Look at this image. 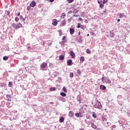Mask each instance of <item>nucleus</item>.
<instances>
[{
    "label": "nucleus",
    "mask_w": 130,
    "mask_h": 130,
    "mask_svg": "<svg viewBox=\"0 0 130 130\" xmlns=\"http://www.w3.org/2000/svg\"><path fill=\"white\" fill-rule=\"evenodd\" d=\"M92 105L94 108H98V109H101L102 108V105L101 103L98 100H96L92 103Z\"/></svg>",
    "instance_id": "obj_1"
},
{
    "label": "nucleus",
    "mask_w": 130,
    "mask_h": 130,
    "mask_svg": "<svg viewBox=\"0 0 130 130\" xmlns=\"http://www.w3.org/2000/svg\"><path fill=\"white\" fill-rule=\"evenodd\" d=\"M12 26L13 28H14V29H19V28L22 27V24L20 23H18L17 24L13 23L12 24Z\"/></svg>",
    "instance_id": "obj_2"
},
{
    "label": "nucleus",
    "mask_w": 130,
    "mask_h": 130,
    "mask_svg": "<svg viewBox=\"0 0 130 130\" xmlns=\"http://www.w3.org/2000/svg\"><path fill=\"white\" fill-rule=\"evenodd\" d=\"M33 9V1L31 2L29 6L27 7V10L30 11V10H32Z\"/></svg>",
    "instance_id": "obj_3"
},
{
    "label": "nucleus",
    "mask_w": 130,
    "mask_h": 130,
    "mask_svg": "<svg viewBox=\"0 0 130 130\" xmlns=\"http://www.w3.org/2000/svg\"><path fill=\"white\" fill-rule=\"evenodd\" d=\"M46 67H47V63L43 62V63L41 64V69H45V68H46Z\"/></svg>",
    "instance_id": "obj_4"
},
{
    "label": "nucleus",
    "mask_w": 130,
    "mask_h": 130,
    "mask_svg": "<svg viewBox=\"0 0 130 130\" xmlns=\"http://www.w3.org/2000/svg\"><path fill=\"white\" fill-rule=\"evenodd\" d=\"M52 25L53 26H56L57 25V20L53 19V20H52Z\"/></svg>",
    "instance_id": "obj_5"
},
{
    "label": "nucleus",
    "mask_w": 130,
    "mask_h": 130,
    "mask_svg": "<svg viewBox=\"0 0 130 130\" xmlns=\"http://www.w3.org/2000/svg\"><path fill=\"white\" fill-rule=\"evenodd\" d=\"M66 24L67 22L66 21V20H63L61 22L60 26H61V27H63V26H66Z\"/></svg>",
    "instance_id": "obj_6"
},
{
    "label": "nucleus",
    "mask_w": 130,
    "mask_h": 130,
    "mask_svg": "<svg viewBox=\"0 0 130 130\" xmlns=\"http://www.w3.org/2000/svg\"><path fill=\"white\" fill-rule=\"evenodd\" d=\"M70 55L73 58H75V57H76V54L73 51H70Z\"/></svg>",
    "instance_id": "obj_7"
},
{
    "label": "nucleus",
    "mask_w": 130,
    "mask_h": 130,
    "mask_svg": "<svg viewBox=\"0 0 130 130\" xmlns=\"http://www.w3.org/2000/svg\"><path fill=\"white\" fill-rule=\"evenodd\" d=\"M68 66H71L73 64V60L72 59H69L67 61Z\"/></svg>",
    "instance_id": "obj_8"
},
{
    "label": "nucleus",
    "mask_w": 130,
    "mask_h": 130,
    "mask_svg": "<svg viewBox=\"0 0 130 130\" xmlns=\"http://www.w3.org/2000/svg\"><path fill=\"white\" fill-rule=\"evenodd\" d=\"M118 18H121L122 19L125 17L124 14L123 13H120L117 15Z\"/></svg>",
    "instance_id": "obj_9"
},
{
    "label": "nucleus",
    "mask_w": 130,
    "mask_h": 130,
    "mask_svg": "<svg viewBox=\"0 0 130 130\" xmlns=\"http://www.w3.org/2000/svg\"><path fill=\"white\" fill-rule=\"evenodd\" d=\"M70 32L71 35H73V34H74V33H75V29L70 28Z\"/></svg>",
    "instance_id": "obj_10"
},
{
    "label": "nucleus",
    "mask_w": 130,
    "mask_h": 130,
    "mask_svg": "<svg viewBox=\"0 0 130 130\" xmlns=\"http://www.w3.org/2000/svg\"><path fill=\"white\" fill-rule=\"evenodd\" d=\"M74 112L72 111H70L69 113V116H70V117H73V116H74Z\"/></svg>",
    "instance_id": "obj_11"
},
{
    "label": "nucleus",
    "mask_w": 130,
    "mask_h": 130,
    "mask_svg": "<svg viewBox=\"0 0 130 130\" xmlns=\"http://www.w3.org/2000/svg\"><path fill=\"white\" fill-rule=\"evenodd\" d=\"M80 61L81 62H84V61H85V57H84V56H81L80 58Z\"/></svg>",
    "instance_id": "obj_12"
},
{
    "label": "nucleus",
    "mask_w": 130,
    "mask_h": 130,
    "mask_svg": "<svg viewBox=\"0 0 130 130\" xmlns=\"http://www.w3.org/2000/svg\"><path fill=\"white\" fill-rule=\"evenodd\" d=\"M91 126L92 128H93V129H96V128H97V126H96L95 124H94V123H92L91 124Z\"/></svg>",
    "instance_id": "obj_13"
},
{
    "label": "nucleus",
    "mask_w": 130,
    "mask_h": 130,
    "mask_svg": "<svg viewBox=\"0 0 130 130\" xmlns=\"http://www.w3.org/2000/svg\"><path fill=\"white\" fill-rule=\"evenodd\" d=\"M100 89L102 90H105L106 89V87L104 85H101L100 86Z\"/></svg>",
    "instance_id": "obj_14"
},
{
    "label": "nucleus",
    "mask_w": 130,
    "mask_h": 130,
    "mask_svg": "<svg viewBox=\"0 0 130 130\" xmlns=\"http://www.w3.org/2000/svg\"><path fill=\"white\" fill-rule=\"evenodd\" d=\"M59 59L60 60H63V59H64V56L63 55H61L59 57Z\"/></svg>",
    "instance_id": "obj_15"
},
{
    "label": "nucleus",
    "mask_w": 130,
    "mask_h": 130,
    "mask_svg": "<svg viewBox=\"0 0 130 130\" xmlns=\"http://www.w3.org/2000/svg\"><path fill=\"white\" fill-rule=\"evenodd\" d=\"M77 76H80L81 75V74H82L81 70H80L79 69L77 70Z\"/></svg>",
    "instance_id": "obj_16"
},
{
    "label": "nucleus",
    "mask_w": 130,
    "mask_h": 130,
    "mask_svg": "<svg viewBox=\"0 0 130 130\" xmlns=\"http://www.w3.org/2000/svg\"><path fill=\"white\" fill-rule=\"evenodd\" d=\"M92 117L93 118H96V117H97V115H96V113H95L94 112H92Z\"/></svg>",
    "instance_id": "obj_17"
},
{
    "label": "nucleus",
    "mask_w": 130,
    "mask_h": 130,
    "mask_svg": "<svg viewBox=\"0 0 130 130\" xmlns=\"http://www.w3.org/2000/svg\"><path fill=\"white\" fill-rule=\"evenodd\" d=\"M63 121H64V118L63 117H61L59 119V122L61 123V122H63Z\"/></svg>",
    "instance_id": "obj_18"
},
{
    "label": "nucleus",
    "mask_w": 130,
    "mask_h": 130,
    "mask_svg": "<svg viewBox=\"0 0 130 130\" xmlns=\"http://www.w3.org/2000/svg\"><path fill=\"white\" fill-rule=\"evenodd\" d=\"M104 5H105V4H104L103 2V3H101L100 4V8H101V9H103L104 7Z\"/></svg>",
    "instance_id": "obj_19"
},
{
    "label": "nucleus",
    "mask_w": 130,
    "mask_h": 130,
    "mask_svg": "<svg viewBox=\"0 0 130 130\" xmlns=\"http://www.w3.org/2000/svg\"><path fill=\"white\" fill-rule=\"evenodd\" d=\"M7 101H11V96L9 94L7 95Z\"/></svg>",
    "instance_id": "obj_20"
},
{
    "label": "nucleus",
    "mask_w": 130,
    "mask_h": 130,
    "mask_svg": "<svg viewBox=\"0 0 130 130\" xmlns=\"http://www.w3.org/2000/svg\"><path fill=\"white\" fill-rule=\"evenodd\" d=\"M60 95L62 96V97H66V96H67V94L64 92H61Z\"/></svg>",
    "instance_id": "obj_21"
},
{
    "label": "nucleus",
    "mask_w": 130,
    "mask_h": 130,
    "mask_svg": "<svg viewBox=\"0 0 130 130\" xmlns=\"http://www.w3.org/2000/svg\"><path fill=\"white\" fill-rule=\"evenodd\" d=\"M60 100L61 101H62V102H66V99L62 98V97H60Z\"/></svg>",
    "instance_id": "obj_22"
},
{
    "label": "nucleus",
    "mask_w": 130,
    "mask_h": 130,
    "mask_svg": "<svg viewBox=\"0 0 130 130\" xmlns=\"http://www.w3.org/2000/svg\"><path fill=\"white\" fill-rule=\"evenodd\" d=\"M50 91H55L56 90V88L55 87H51L50 88Z\"/></svg>",
    "instance_id": "obj_23"
},
{
    "label": "nucleus",
    "mask_w": 130,
    "mask_h": 130,
    "mask_svg": "<svg viewBox=\"0 0 130 130\" xmlns=\"http://www.w3.org/2000/svg\"><path fill=\"white\" fill-rule=\"evenodd\" d=\"M63 91L65 92V93H68V90H67V88L65 87H63Z\"/></svg>",
    "instance_id": "obj_24"
},
{
    "label": "nucleus",
    "mask_w": 130,
    "mask_h": 130,
    "mask_svg": "<svg viewBox=\"0 0 130 130\" xmlns=\"http://www.w3.org/2000/svg\"><path fill=\"white\" fill-rule=\"evenodd\" d=\"M81 113H84V111H83V108H82L80 109L79 114H81Z\"/></svg>",
    "instance_id": "obj_25"
},
{
    "label": "nucleus",
    "mask_w": 130,
    "mask_h": 130,
    "mask_svg": "<svg viewBox=\"0 0 130 130\" xmlns=\"http://www.w3.org/2000/svg\"><path fill=\"white\" fill-rule=\"evenodd\" d=\"M80 28H81V29H83L84 30V29L86 28V26H85V25H82L81 24V25H80Z\"/></svg>",
    "instance_id": "obj_26"
},
{
    "label": "nucleus",
    "mask_w": 130,
    "mask_h": 130,
    "mask_svg": "<svg viewBox=\"0 0 130 130\" xmlns=\"http://www.w3.org/2000/svg\"><path fill=\"white\" fill-rule=\"evenodd\" d=\"M8 56H5L3 57L4 60H8Z\"/></svg>",
    "instance_id": "obj_27"
},
{
    "label": "nucleus",
    "mask_w": 130,
    "mask_h": 130,
    "mask_svg": "<svg viewBox=\"0 0 130 130\" xmlns=\"http://www.w3.org/2000/svg\"><path fill=\"white\" fill-rule=\"evenodd\" d=\"M70 78H74V73H71L70 74Z\"/></svg>",
    "instance_id": "obj_28"
},
{
    "label": "nucleus",
    "mask_w": 130,
    "mask_h": 130,
    "mask_svg": "<svg viewBox=\"0 0 130 130\" xmlns=\"http://www.w3.org/2000/svg\"><path fill=\"white\" fill-rule=\"evenodd\" d=\"M107 83L108 84H111V81H110V80L107 79Z\"/></svg>",
    "instance_id": "obj_29"
},
{
    "label": "nucleus",
    "mask_w": 130,
    "mask_h": 130,
    "mask_svg": "<svg viewBox=\"0 0 130 130\" xmlns=\"http://www.w3.org/2000/svg\"><path fill=\"white\" fill-rule=\"evenodd\" d=\"M15 22H19V18H18V17H15Z\"/></svg>",
    "instance_id": "obj_30"
},
{
    "label": "nucleus",
    "mask_w": 130,
    "mask_h": 130,
    "mask_svg": "<svg viewBox=\"0 0 130 130\" xmlns=\"http://www.w3.org/2000/svg\"><path fill=\"white\" fill-rule=\"evenodd\" d=\"M13 86V83L11 82H9V87H12Z\"/></svg>",
    "instance_id": "obj_31"
},
{
    "label": "nucleus",
    "mask_w": 130,
    "mask_h": 130,
    "mask_svg": "<svg viewBox=\"0 0 130 130\" xmlns=\"http://www.w3.org/2000/svg\"><path fill=\"white\" fill-rule=\"evenodd\" d=\"M86 53H87L88 54H90V53H91V51H90V50H89V49H87V50H86Z\"/></svg>",
    "instance_id": "obj_32"
},
{
    "label": "nucleus",
    "mask_w": 130,
    "mask_h": 130,
    "mask_svg": "<svg viewBox=\"0 0 130 130\" xmlns=\"http://www.w3.org/2000/svg\"><path fill=\"white\" fill-rule=\"evenodd\" d=\"M103 2L104 4H107V3H108V0H103Z\"/></svg>",
    "instance_id": "obj_33"
},
{
    "label": "nucleus",
    "mask_w": 130,
    "mask_h": 130,
    "mask_svg": "<svg viewBox=\"0 0 130 130\" xmlns=\"http://www.w3.org/2000/svg\"><path fill=\"white\" fill-rule=\"evenodd\" d=\"M76 117H80V114L77 113L76 114H75Z\"/></svg>",
    "instance_id": "obj_34"
},
{
    "label": "nucleus",
    "mask_w": 130,
    "mask_h": 130,
    "mask_svg": "<svg viewBox=\"0 0 130 130\" xmlns=\"http://www.w3.org/2000/svg\"><path fill=\"white\" fill-rule=\"evenodd\" d=\"M77 25H78V26H77V28H80L81 27V24L78 23Z\"/></svg>",
    "instance_id": "obj_35"
},
{
    "label": "nucleus",
    "mask_w": 130,
    "mask_h": 130,
    "mask_svg": "<svg viewBox=\"0 0 130 130\" xmlns=\"http://www.w3.org/2000/svg\"><path fill=\"white\" fill-rule=\"evenodd\" d=\"M74 0H68L69 4H71V3H73V2H74Z\"/></svg>",
    "instance_id": "obj_36"
},
{
    "label": "nucleus",
    "mask_w": 130,
    "mask_h": 130,
    "mask_svg": "<svg viewBox=\"0 0 130 130\" xmlns=\"http://www.w3.org/2000/svg\"><path fill=\"white\" fill-rule=\"evenodd\" d=\"M98 4H101L102 3V0H98Z\"/></svg>",
    "instance_id": "obj_37"
},
{
    "label": "nucleus",
    "mask_w": 130,
    "mask_h": 130,
    "mask_svg": "<svg viewBox=\"0 0 130 130\" xmlns=\"http://www.w3.org/2000/svg\"><path fill=\"white\" fill-rule=\"evenodd\" d=\"M68 21V23H71L72 22V18H69Z\"/></svg>",
    "instance_id": "obj_38"
},
{
    "label": "nucleus",
    "mask_w": 130,
    "mask_h": 130,
    "mask_svg": "<svg viewBox=\"0 0 130 130\" xmlns=\"http://www.w3.org/2000/svg\"><path fill=\"white\" fill-rule=\"evenodd\" d=\"M36 6V2H33V7H35Z\"/></svg>",
    "instance_id": "obj_39"
},
{
    "label": "nucleus",
    "mask_w": 130,
    "mask_h": 130,
    "mask_svg": "<svg viewBox=\"0 0 130 130\" xmlns=\"http://www.w3.org/2000/svg\"><path fill=\"white\" fill-rule=\"evenodd\" d=\"M115 127H116V126H115V125H112V128H115Z\"/></svg>",
    "instance_id": "obj_40"
},
{
    "label": "nucleus",
    "mask_w": 130,
    "mask_h": 130,
    "mask_svg": "<svg viewBox=\"0 0 130 130\" xmlns=\"http://www.w3.org/2000/svg\"><path fill=\"white\" fill-rule=\"evenodd\" d=\"M62 40H66V36L63 37Z\"/></svg>",
    "instance_id": "obj_41"
},
{
    "label": "nucleus",
    "mask_w": 130,
    "mask_h": 130,
    "mask_svg": "<svg viewBox=\"0 0 130 130\" xmlns=\"http://www.w3.org/2000/svg\"><path fill=\"white\" fill-rule=\"evenodd\" d=\"M78 20H79V21H83V19H82L81 18H79L78 19Z\"/></svg>",
    "instance_id": "obj_42"
},
{
    "label": "nucleus",
    "mask_w": 130,
    "mask_h": 130,
    "mask_svg": "<svg viewBox=\"0 0 130 130\" xmlns=\"http://www.w3.org/2000/svg\"><path fill=\"white\" fill-rule=\"evenodd\" d=\"M17 16L18 17H19V16H20V12H19V13H17Z\"/></svg>",
    "instance_id": "obj_43"
},
{
    "label": "nucleus",
    "mask_w": 130,
    "mask_h": 130,
    "mask_svg": "<svg viewBox=\"0 0 130 130\" xmlns=\"http://www.w3.org/2000/svg\"><path fill=\"white\" fill-rule=\"evenodd\" d=\"M1 87H4V84L3 83L0 84Z\"/></svg>",
    "instance_id": "obj_44"
},
{
    "label": "nucleus",
    "mask_w": 130,
    "mask_h": 130,
    "mask_svg": "<svg viewBox=\"0 0 130 130\" xmlns=\"http://www.w3.org/2000/svg\"><path fill=\"white\" fill-rule=\"evenodd\" d=\"M50 3H53L54 2V0H50Z\"/></svg>",
    "instance_id": "obj_45"
},
{
    "label": "nucleus",
    "mask_w": 130,
    "mask_h": 130,
    "mask_svg": "<svg viewBox=\"0 0 130 130\" xmlns=\"http://www.w3.org/2000/svg\"><path fill=\"white\" fill-rule=\"evenodd\" d=\"M84 22H85V23H88V20H85V21H84Z\"/></svg>",
    "instance_id": "obj_46"
},
{
    "label": "nucleus",
    "mask_w": 130,
    "mask_h": 130,
    "mask_svg": "<svg viewBox=\"0 0 130 130\" xmlns=\"http://www.w3.org/2000/svg\"><path fill=\"white\" fill-rule=\"evenodd\" d=\"M104 80V77H102V82H103Z\"/></svg>",
    "instance_id": "obj_47"
},
{
    "label": "nucleus",
    "mask_w": 130,
    "mask_h": 130,
    "mask_svg": "<svg viewBox=\"0 0 130 130\" xmlns=\"http://www.w3.org/2000/svg\"><path fill=\"white\" fill-rule=\"evenodd\" d=\"M117 22H120V19H118L117 20Z\"/></svg>",
    "instance_id": "obj_48"
},
{
    "label": "nucleus",
    "mask_w": 130,
    "mask_h": 130,
    "mask_svg": "<svg viewBox=\"0 0 130 130\" xmlns=\"http://www.w3.org/2000/svg\"><path fill=\"white\" fill-rule=\"evenodd\" d=\"M87 36H90V35H89V34H88L87 35Z\"/></svg>",
    "instance_id": "obj_49"
},
{
    "label": "nucleus",
    "mask_w": 130,
    "mask_h": 130,
    "mask_svg": "<svg viewBox=\"0 0 130 130\" xmlns=\"http://www.w3.org/2000/svg\"><path fill=\"white\" fill-rule=\"evenodd\" d=\"M22 20H23V21H24V20H25V19L23 18V19H22Z\"/></svg>",
    "instance_id": "obj_50"
},
{
    "label": "nucleus",
    "mask_w": 130,
    "mask_h": 130,
    "mask_svg": "<svg viewBox=\"0 0 130 130\" xmlns=\"http://www.w3.org/2000/svg\"><path fill=\"white\" fill-rule=\"evenodd\" d=\"M49 45H51V43H50V44H49Z\"/></svg>",
    "instance_id": "obj_51"
},
{
    "label": "nucleus",
    "mask_w": 130,
    "mask_h": 130,
    "mask_svg": "<svg viewBox=\"0 0 130 130\" xmlns=\"http://www.w3.org/2000/svg\"><path fill=\"white\" fill-rule=\"evenodd\" d=\"M20 18H23V16H20Z\"/></svg>",
    "instance_id": "obj_52"
},
{
    "label": "nucleus",
    "mask_w": 130,
    "mask_h": 130,
    "mask_svg": "<svg viewBox=\"0 0 130 130\" xmlns=\"http://www.w3.org/2000/svg\"><path fill=\"white\" fill-rule=\"evenodd\" d=\"M51 104H53V103L51 102Z\"/></svg>",
    "instance_id": "obj_53"
},
{
    "label": "nucleus",
    "mask_w": 130,
    "mask_h": 130,
    "mask_svg": "<svg viewBox=\"0 0 130 130\" xmlns=\"http://www.w3.org/2000/svg\"><path fill=\"white\" fill-rule=\"evenodd\" d=\"M80 130H84V129H80Z\"/></svg>",
    "instance_id": "obj_54"
},
{
    "label": "nucleus",
    "mask_w": 130,
    "mask_h": 130,
    "mask_svg": "<svg viewBox=\"0 0 130 130\" xmlns=\"http://www.w3.org/2000/svg\"><path fill=\"white\" fill-rule=\"evenodd\" d=\"M80 33H81V32H79V34H80Z\"/></svg>",
    "instance_id": "obj_55"
},
{
    "label": "nucleus",
    "mask_w": 130,
    "mask_h": 130,
    "mask_svg": "<svg viewBox=\"0 0 130 130\" xmlns=\"http://www.w3.org/2000/svg\"><path fill=\"white\" fill-rule=\"evenodd\" d=\"M43 44H44V42H43Z\"/></svg>",
    "instance_id": "obj_56"
},
{
    "label": "nucleus",
    "mask_w": 130,
    "mask_h": 130,
    "mask_svg": "<svg viewBox=\"0 0 130 130\" xmlns=\"http://www.w3.org/2000/svg\"><path fill=\"white\" fill-rule=\"evenodd\" d=\"M107 123H108V122H107Z\"/></svg>",
    "instance_id": "obj_57"
}]
</instances>
